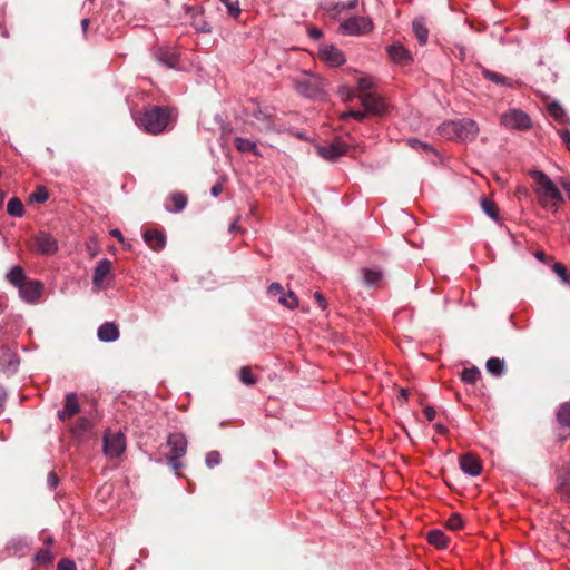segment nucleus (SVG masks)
<instances>
[{
    "label": "nucleus",
    "mask_w": 570,
    "mask_h": 570,
    "mask_svg": "<svg viewBox=\"0 0 570 570\" xmlns=\"http://www.w3.org/2000/svg\"><path fill=\"white\" fill-rule=\"evenodd\" d=\"M139 128L150 135L164 132L171 124L173 112L168 107L149 105L135 118Z\"/></svg>",
    "instance_id": "nucleus-1"
},
{
    "label": "nucleus",
    "mask_w": 570,
    "mask_h": 570,
    "mask_svg": "<svg viewBox=\"0 0 570 570\" xmlns=\"http://www.w3.org/2000/svg\"><path fill=\"white\" fill-rule=\"evenodd\" d=\"M534 180V191L539 203L547 209H557L563 202V197L557 185L543 171L534 170L531 173Z\"/></svg>",
    "instance_id": "nucleus-2"
},
{
    "label": "nucleus",
    "mask_w": 570,
    "mask_h": 570,
    "mask_svg": "<svg viewBox=\"0 0 570 570\" xmlns=\"http://www.w3.org/2000/svg\"><path fill=\"white\" fill-rule=\"evenodd\" d=\"M501 124L509 129L528 130L532 121L528 114L521 109H511L501 116Z\"/></svg>",
    "instance_id": "nucleus-3"
},
{
    "label": "nucleus",
    "mask_w": 570,
    "mask_h": 570,
    "mask_svg": "<svg viewBox=\"0 0 570 570\" xmlns=\"http://www.w3.org/2000/svg\"><path fill=\"white\" fill-rule=\"evenodd\" d=\"M111 266V262L108 259H100L98 262L92 275L94 292L98 293L109 286L108 282L112 279Z\"/></svg>",
    "instance_id": "nucleus-4"
},
{
    "label": "nucleus",
    "mask_w": 570,
    "mask_h": 570,
    "mask_svg": "<svg viewBox=\"0 0 570 570\" xmlns=\"http://www.w3.org/2000/svg\"><path fill=\"white\" fill-rule=\"evenodd\" d=\"M556 492L561 501L570 503V463H566L557 470Z\"/></svg>",
    "instance_id": "nucleus-5"
},
{
    "label": "nucleus",
    "mask_w": 570,
    "mask_h": 570,
    "mask_svg": "<svg viewBox=\"0 0 570 570\" xmlns=\"http://www.w3.org/2000/svg\"><path fill=\"white\" fill-rule=\"evenodd\" d=\"M126 449L125 435L121 432H107L104 436V452L110 458H117L124 453Z\"/></svg>",
    "instance_id": "nucleus-6"
},
{
    "label": "nucleus",
    "mask_w": 570,
    "mask_h": 570,
    "mask_svg": "<svg viewBox=\"0 0 570 570\" xmlns=\"http://www.w3.org/2000/svg\"><path fill=\"white\" fill-rule=\"evenodd\" d=\"M373 28V23L370 18L366 17H352L341 23L340 29L347 35H362L370 32Z\"/></svg>",
    "instance_id": "nucleus-7"
},
{
    "label": "nucleus",
    "mask_w": 570,
    "mask_h": 570,
    "mask_svg": "<svg viewBox=\"0 0 570 570\" xmlns=\"http://www.w3.org/2000/svg\"><path fill=\"white\" fill-rule=\"evenodd\" d=\"M358 99L361 100L362 106L370 115L381 116L386 110V105L376 94L373 92H364L357 94Z\"/></svg>",
    "instance_id": "nucleus-8"
},
{
    "label": "nucleus",
    "mask_w": 570,
    "mask_h": 570,
    "mask_svg": "<svg viewBox=\"0 0 570 570\" xmlns=\"http://www.w3.org/2000/svg\"><path fill=\"white\" fill-rule=\"evenodd\" d=\"M18 291L23 302L35 304L42 295L43 284L40 281H27Z\"/></svg>",
    "instance_id": "nucleus-9"
},
{
    "label": "nucleus",
    "mask_w": 570,
    "mask_h": 570,
    "mask_svg": "<svg viewBox=\"0 0 570 570\" xmlns=\"http://www.w3.org/2000/svg\"><path fill=\"white\" fill-rule=\"evenodd\" d=\"M294 86L301 95L308 98L316 97L322 90L320 80L309 76L295 79Z\"/></svg>",
    "instance_id": "nucleus-10"
},
{
    "label": "nucleus",
    "mask_w": 570,
    "mask_h": 570,
    "mask_svg": "<svg viewBox=\"0 0 570 570\" xmlns=\"http://www.w3.org/2000/svg\"><path fill=\"white\" fill-rule=\"evenodd\" d=\"M347 148L348 147L345 142L335 140L328 145L317 146L316 150L322 158L334 161L341 156L345 155L347 153Z\"/></svg>",
    "instance_id": "nucleus-11"
},
{
    "label": "nucleus",
    "mask_w": 570,
    "mask_h": 570,
    "mask_svg": "<svg viewBox=\"0 0 570 570\" xmlns=\"http://www.w3.org/2000/svg\"><path fill=\"white\" fill-rule=\"evenodd\" d=\"M186 13L190 16V23L196 31L209 33L212 31L210 24L204 17V9L199 6L186 7Z\"/></svg>",
    "instance_id": "nucleus-12"
},
{
    "label": "nucleus",
    "mask_w": 570,
    "mask_h": 570,
    "mask_svg": "<svg viewBox=\"0 0 570 570\" xmlns=\"http://www.w3.org/2000/svg\"><path fill=\"white\" fill-rule=\"evenodd\" d=\"M80 412V405L77 393H68L65 396L63 407L58 411L57 415L60 421H67Z\"/></svg>",
    "instance_id": "nucleus-13"
},
{
    "label": "nucleus",
    "mask_w": 570,
    "mask_h": 570,
    "mask_svg": "<svg viewBox=\"0 0 570 570\" xmlns=\"http://www.w3.org/2000/svg\"><path fill=\"white\" fill-rule=\"evenodd\" d=\"M20 361L16 352L8 346L0 347V366L7 373H14L19 367Z\"/></svg>",
    "instance_id": "nucleus-14"
},
{
    "label": "nucleus",
    "mask_w": 570,
    "mask_h": 570,
    "mask_svg": "<svg viewBox=\"0 0 570 570\" xmlns=\"http://www.w3.org/2000/svg\"><path fill=\"white\" fill-rule=\"evenodd\" d=\"M187 438L181 432H174L167 436V445L170 449L171 454L185 456L187 452Z\"/></svg>",
    "instance_id": "nucleus-15"
},
{
    "label": "nucleus",
    "mask_w": 570,
    "mask_h": 570,
    "mask_svg": "<svg viewBox=\"0 0 570 570\" xmlns=\"http://www.w3.org/2000/svg\"><path fill=\"white\" fill-rule=\"evenodd\" d=\"M320 58L326 63L337 67L345 62L343 52L334 46H324L320 49Z\"/></svg>",
    "instance_id": "nucleus-16"
},
{
    "label": "nucleus",
    "mask_w": 570,
    "mask_h": 570,
    "mask_svg": "<svg viewBox=\"0 0 570 570\" xmlns=\"http://www.w3.org/2000/svg\"><path fill=\"white\" fill-rule=\"evenodd\" d=\"M460 468L470 476H476L482 471L481 461L471 453H465L460 458Z\"/></svg>",
    "instance_id": "nucleus-17"
},
{
    "label": "nucleus",
    "mask_w": 570,
    "mask_h": 570,
    "mask_svg": "<svg viewBox=\"0 0 570 570\" xmlns=\"http://www.w3.org/2000/svg\"><path fill=\"white\" fill-rule=\"evenodd\" d=\"M479 132L478 125L474 120L463 118L458 120V139L472 140Z\"/></svg>",
    "instance_id": "nucleus-18"
},
{
    "label": "nucleus",
    "mask_w": 570,
    "mask_h": 570,
    "mask_svg": "<svg viewBox=\"0 0 570 570\" xmlns=\"http://www.w3.org/2000/svg\"><path fill=\"white\" fill-rule=\"evenodd\" d=\"M390 58L399 65L406 66L412 61L410 51L401 43H394L387 48Z\"/></svg>",
    "instance_id": "nucleus-19"
},
{
    "label": "nucleus",
    "mask_w": 570,
    "mask_h": 570,
    "mask_svg": "<svg viewBox=\"0 0 570 570\" xmlns=\"http://www.w3.org/2000/svg\"><path fill=\"white\" fill-rule=\"evenodd\" d=\"M142 237L150 249L163 248L166 245V235L158 229H146Z\"/></svg>",
    "instance_id": "nucleus-20"
},
{
    "label": "nucleus",
    "mask_w": 570,
    "mask_h": 570,
    "mask_svg": "<svg viewBox=\"0 0 570 570\" xmlns=\"http://www.w3.org/2000/svg\"><path fill=\"white\" fill-rule=\"evenodd\" d=\"M363 283L366 286H379L384 277L382 269L377 267H364L361 269Z\"/></svg>",
    "instance_id": "nucleus-21"
},
{
    "label": "nucleus",
    "mask_w": 570,
    "mask_h": 570,
    "mask_svg": "<svg viewBox=\"0 0 570 570\" xmlns=\"http://www.w3.org/2000/svg\"><path fill=\"white\" fill-rule=\"evenodd\" d=\"M97 335L102 342H115L119 337V330L116 324L106 322L99 326Z\"/></svg>",
    "instance_id": "nucleus-22"
},
{
    "label": "nucleus",
    "mask_w": 570,
    "mask_h": 570,
    "mask_svg": "<svg viewBox=\"0 0 570 570\" xmlns=\"http://www.w3.org/2000/svg\"><path fill=\"white\" fill-rule=\"evenodd\" d=\"M156 59L168 68H175L178 62V55L173 49L158 48L155 51Z\"/></svg>",
    "instance_id": "nucleus-23"
},
{
    "label": "nucleus",
    "mask_w": 570,
    "mask_h": 570,
    "mask_svg": "<svg viewBox=\"0 0 570 570\" xmlns=\"http://www.w3.org/2000/svg\"><path fill=\"white\" fill-rule=\"evenodd\" d=\"M6 279L19 289L27 282V276L21 266H13L6 274Z\"/></svg>",
    "instance_id": "nucleus-24"
},
{
    "label": "nucleus",
    "mask_w": 570,
    "mask_h": 570,
    "mask_svg": "<svg viewBox=\"0 0 570 570\" xmlns=\"http://www.w3.org/2000/svg\"><path fill=\"white\" fill-rule=\"evenodd\" d=\"M412 29L420 45H425L429 38V29L425 19L422 17L415 18L412 22Z\"/></svg>",
    "instance_id": "nucleus-25"
},
{
    "label": "nucleus",
    "mask_w": 570,
    "mask_h": 570,
    "mask_svg": "<svg viewBox=\"0 0 570 570\" xmlns=\"http://www.w3.org/2000/svg\"><path fill=\"white\" fill-rule=\"evenodd\" d=\"M556 419L561 429H570V402H564L558 407Z\"/></svg>",
    "instance_id": "nucleus-26"
},
{
    "label": "nucleus",
    "mask_w": 570,
    "mask_h": 570,
    "mask_svg": "<svg viewBox=\"0 0 570 570\" xmlns=\"http://www.w3.org/2000/svg\"><path fill=\"white\" fill-rule=\"evenodd\" d=\"M38 249H58L56 238L47 232H39L36 236Z\"/></svg>",
    "instance_id": "nucleus-27"
},
{
    "label": "nucleus",
    "mask_w": 570,
    "mask_h": 570,
    "mask_svg": "<svg viewBox=\"0 0 570 570\" xmlns=\"http://www.w3.org/2000/svg\"><path fill=\"white\" fill-rule=\"evenodd\" d=\"M548 111L550 116L558 121L559 124H569L570 118L568 117L566 110L562 108V106L558 102H551L548 105Z\"/></svg>",
    "instance_id": "nucleus-28"
},
{
    "label": "nucleus",
    "mask_w": 570,
    "mask_h": 570,
    "mask_svg": "<svg viewBox=\"0 0 570 570\" xmlns=\"http://www.w3.org/2000/svg\"><path fill=\"white\" fill-rule=\"evenodd\" d=\"M428 541L430 544H432L439 549H444L448 547V537L445 535V533L442 530H438V529L431 530L428 533Z\"/></svg>",
    "instance_id": "nucleus-29"
},
{
    "label": "nucleus",
    "mask_w": 570,
    "mask_h": 570,
    "mask_svg": "<svg viewBox=\"0 0 570 570\" xmlns=\"http://www.w3.org/2000/svg\"><path fill=\"white\" fill-rule=\"evenodd\" d=\"M170 200L173 203V207H168L167 209L173 213H179L186 207L188 198L185 193L176 191L171 194Z\"/></svg>",
    "instance_id": "nucleus-30"
},
{
    "label": "nucleus",
    "mask_w": 570,
    "mask_h": 570,
    "mask_svg": "<svg viewBox=\"0 0 570 570\" xmlns=\"http://www.w3.org/2000/svg\"><path fill=\"white\" fill-rule=\"evenodd\" d=\"M234 146L240 153L250 151V153H253L256 156H261V154H259V151L257 149L256 144L250 141V140H248V139H245V138H242V137H237L234 140Z\"/></svg>",
    "instance_id": "nucleus-31"
},
{
    "label": "nucleus",
    "mask_w": 570,
    "mask_h": 570,
    "mask_svg": "<svg viewBox=\"0 0 570 570\" xmlns=\"http://www.w3.org/2000/svg\"><path fill=\"white\" fill-rule=\"evenodd\" d=\"M481 72H482V76L485 79H488V80H490V81H492V82H494L497 85H504V86H508V87L512 86V81L510 79H508L505 76L501 75V73H498L495 71H491V70L485 69V68H483Z\"/></svg>",
    "instance_id": "nucleus-32"
},
{
    "label": "nucleus",
    "mask_w": 570,
    "mask_h": 570,
    "mask_svg": "<svg viewBox=\"0 0 570 570\" xmlns=\"http://www.w3.org/2000/svg\"><path fill=\"white\" fill-rule=\"evenodd\" d=\"M487 371L493 376H501L504 372V361L498 357H491L485 364Z\"/></svg>",
    "instance_id": "nucleus-33"
},
{
    "label": "nucleus",
    "mask_w": 570,
    "mask_h": 570,
    "mask_svg": "<svg viewBox=\"0 0 570 570\" xmlns=\"http://www.w3.org/2000/svg\"><path fill=\"white\" fill-rule=\"evenodd\" d=\"M91 429V423L86 417H80L76 421V423L71 428V433L81 438L85 433H87Z\"/></svg>",
    "instance_id": "nucleus-34"
},
{
    "label": "nucleus",
    "mask_w": 570,
    "mask_h": 570,
    "mask_svg": "<svg viewBox=\"0 0 570 570\" xmlns=\"http://www.w3.org/2000/svg\"><path fill=\"white\" fill-rule=\"evenodd\" d=\"M439 131L448 139H458V120L442 124L439 127Z\"/></svg>",
    "instance_id": "nucleus-35"
},
{
    "label": "nucleus",
    "mask_w": 570,
    "mask_h": 570,
    "mask_svg": "<svg viewBox=\"0 0 570 570\" xmlns=\"http://www.w3.org/2000/svg\"><path fill=\"white\" fill-rule=\"evenodd\" d=\"M7 212L11 216L21 217L24 214V206L19 198L13 197L8 202Z\"/></svg>",
    "instance_id": "nucleus-36"
},
{
    "label": "nucleus",
    "mask_w": 570,
    "mask_h": 570,
    "mask_svg": "<svg viewBox=\"0 0 570 570\" xmlns=\"http://www.w3.org/2000/svg\"><path fill=\"white\" fill-rule=\"evenodd\" d=\"M481 207H482V210L489 217H491L493 220H498V218H499V209H498L497 204L493 200L483 197L481 199Z\"/></svg>",
    "instance_id": "nucleus-37"
},
{
    "label": "nucleus",
    "mask_w": 570,
    "mask_h": 570,
    "mask_svg": "<svg viewBox=\"0 0 570 570\" xmlns=\"http://www.w3.org/2000/svg\"><path fill=\"white\" fill-rule=\"evenodd\" d=\"M27 549L28 543L24 539L21 538L11 540L7 546V550L13 554H24Z\"/></svg>",
    "instance_id": "nucleus-38"
},
{
    "label": "nucleus",
    "mask_w": 570,
    "mask_h": 570,
    "mask_svg": "<svg viewBox=\"0 0 570 570\" xmlns=\"http://www.w3.org/2000/svg\"><path fill=\"white\" fill-rule=\"evenodd\" d=\"M480 370L476 366L464 368L461 379L466 384H474L480 379Z\"/></svg>",
    "instance_id": "nucleus-39"
},
{
    "label": "nucleus",
    "mask_w": 570,
    "mask_h": 570,
    "mask_svg": "<svg viewBox=\"0 0 570 570\" xmlns=\"http://www.w3.org/2000/svg\"><path fill=\"white\" fill-rule=\"evenodd\" d=\"M219 1L226 7L228 14L233 19L237 20L242 12L238 0H219Z\"/></svg>",
    "instance_id": "nucleus-40"
},
{
    "label": "nucleus",
    "mask_w": 570,
    "mask_h": 570,
    "mask_svg": "<svg viewBox=\"0 0 570 570\" xmlns=\"http://www.w3.org/2000/svg\"><path fill=\"white\" fill-rule=\"evenodd\" d=\"M278 303L289 309H293L297 306L298 301H297V297L294 295V293L289 291L287 293H283L278 297Z\"/></svg>",
    "instance_id": "nucleus-41"
},
{
    "label": "nucleus",
    "mask_w": 570,
    "mask_h": 570,
    "mask_svg": "<svg viewBox=\"0 0 570 570\" xmlns=\"http://www.w3.org/2000/svg\"><path fill=\"white\" fill-rule=\"evenodd\" d=\"M238 377L247 386H252L256 383V377L252 373V370L249 366L240 367V370L238 372Z\"/></svg>",
    "instance_id": "nucleus-42"
},
{
    "label": "nucleus",
    "mask_w": 570,
    "mask_h": 570,
    "mask_svg": "<svg viewBox=\"0 0 570 570\" xmlns=\"http://www.w3.org/2000/svg\"><path fill=\"white\" fill-rule=\"evenodd\" d=\"M48 197V191L43 186H38L36 190L29 196L30 200L36 203H45Z\"/></svg>",
    "instance_id": "nucleus-43"
},
{
    "label": "nucleus",
    "mask_w": 570,
    "mask_h": 570,
    "mask_svg": "<svg viewBox=\"0 0 570 570\" xmlns=\"http://www.w3.org/2000/svg\"><path fill=\"white\" fill-rule=\"evenodd\" d=\"M446 527L451 530H460L463 527L462 517L459 513H452L446 521Z\"/></svg>",
    "instance_id": "nucleus-44"
},
{
    "label": "nucleus",
    "mask_w": 570,
    "mask_h": 570,
    "mask_svg": "<svg viewBox=\"0 0 570 570\" xmlns=\"http://www.w3.org/2000/svg\"><path fill=\"white\" fill-rule=\"evenodd\" d=\"M220 453L218 451H209L207 454H206V465L207 468L209 469H213L217 465L220 464Z\"/></svg>",
    "instance_id": "nucleus-45"
},
{
    "label": "nucleus",
    "mask_w": 570,
    "mask_h": 570,
    "mask_svg": "<svg viewBox=\"0 0 570 570\" xmlns=\"http://www.w3.org/2000/svg\"><path fill=\"white\" fill-rule=\"evenodd\" d=\"M373 87V81L368 77H360L357 80L356 90L358 94L370 92L368 90Z\"/></svg>",
    "instance_id": "nucleus-46"
},
{
    "label": "nucleus",
    "mask_w": 570,
    "mask_h": 570,
    "mask_svg": "<svg viewBox=\"0 0 570 570\" xmlns=\"http://www.w3.org/2000/svg\"><path fill=\"white\" fill-rule=\"evenodd\" d=\"M35 560L38 563H50L52 561V554L48 548L40 549L35 556Z\"/></svg>",
    "instance_id": "nucleus-47"
},
{
    "label": "nucleus",
    "mask_w": 570,
    "mask_h": 570,
    "mask_svg": "<svg viewBox=\"0 0 570 570\" xmlns=\"http://www.w3.org/2000/svg\"><path fill=\"white\" fill-rule=\"evenodd\" d=\"M367 115H370V114L366 112V110H364V111H361V110H350L347 112L342 114L341 118L343 120H346L347 118H354L357 121H363L366 118Z\"/></svg>",
    "instance_id": "nucleus-48"
},
{
    "label": "nucleus",
    "mask_w": 570,
    "mask_h": 570,
    "mask_svg": "<svg viewBox=\"0 0 570 570\" xmlns=\"http://www.w3.org/2000/svg\"><path fill=\"white\" fill-rule=\"evenodd\" d=\"M553 271L559 275V277L562 279V282L570 284V279L568 278L567 268L561 263H556L553 265Z\"/></svg>",
    "instance_id": "nucleus-49"
},
{
    "label": "nucleus",
    "mask_w": 570,
    "mask_h": 570,
    "mask_svg": "<svg viewBox=\"0 0 570 570\" xmlns=\"http://www.w3.org/2000/svg\"><path fill=\"white\" fill-rule=\"evenodd\" d=\"M183 456H178L176 454H170L167 456L168 464L174 471H178L183 468V462L180 461Z\"/></svg>",
    "instance_id": "nucleus-50"
},
{
    "label": "nucleus",
    "mask_w": 570,
    "mask_h": 570,
    "mask_svg": "<svg viewBox=\"0 0 570 570\" xmlns=\"http://www.w3.org/2000/svg\"><path fill=\"white\" fill-rule=\"evenodd\" d=\"M267 293L268 295L271 296H281L283 293H284V289L282 287V285L279 283H272L268 288H267Z\"/></svg>",
    "instance_id": "nucleus-51"
},
{
    "label": "nucleus",
    "mask_w": 570,
    "mask_h": 570,
    "mask_svg": "<svg viewBox=\"0 0 570 570\" xmlns=\"http://www.w3.org/2000/svg\"><path fill=\"white\" fill-rule=\"evenodd\" d=\"M57 570H76V564L70 559H61L58 562Z\"/></svg>",
    "instance_id": "nucleus-52"
},
{
    "label": "nucleus",
    "mask_w": 570,
    "mask_h": 570,
    "mask_svg": "<svg viewBox=\"0 0 570 570\" xmlns=\"http://www.w3.org/2000/svg\"><path fill=\"white\" fill-rule=\"evenodd\" d=\"M558 134L562 139L563 144L566 145L567 149L570 151V131L564 129L559 130Z\"/></svg>",
    "instance_id": "nucleus-53"
},
{
    "label": "nucleus",
    "mask_w": 570,
    "mask_h": 570,
    "mask_svg": "<svg viewBox=\"0 0 570 570\" xmlns=\"http://www.w3.org/2000/svg\"><path fill=\"white\" fill-rule=\"evenodd\" d=\"M342 94L344 95V100L345 101H351L352 99L357 97V95L354 92V90L348 88V87H343L342 88Z\"/></svg>",
    "instance_id": "nucleus-54"
},
{
    "label": "nucleus",
    "mask_w": 570,
    "mask_h": 570,
    "mask_svg": "<svg viewBox=\"0 0 570 570\" xmlns=\"http://www.w3.org/2000/svg\"><path fill=\"white\" fill-rule=\"evenodd\" d=\"M50 489H55L59 482V479L55 472H50L47 479Z\"/></svg>",
    "instance_id": "nucleus-55"
},
{
    "label": "nucleus",
    "mask_w": 570,
    "mask_h": 570,
    "mask_svg": "<svg viewBox=\"0 0 570 570\" xmlns=\"http://www.w3.org/2000/svg\"><path fill=\"white\" fill-rule=\"evenodd\" d=\"M314 297H315L318 306L321 307V309H323V311L326 309L327 304H326L325 297L320 292H315Z\"/></svg>",
    "instance_id": "nucleus-56"
},
{
    "label": "nucleus",
    "mask_w": 570,
    "mask_h": 570,
    "mask_svg": "<svg viewBox=\"0 0 570 570\" xmlns=\"http://www.w3.org/2000/svg\"><path fill=\"white\" fill-rule=\"evenodd\" d=\"M425 417L431 422L435 419L436 412L432 406H425L423 409Z\"/></svg>",
    "instance_id": "nucleus-57"
},
{
    "label": "nucleus",
    "mask_w": 570,
    "mask_h": 570,
    "mask_svg": "<svg viewBox=\"0 0 570 570\" xmlns=\"http://www.w3.org/2000/svg\"><path fill=\"white\" fill-rule=\"evenodd\" d=\"M223 191V185L222 183H216L212 189H210V194L214 196V197H217L222 194Z\"/></svg>",
    "instance_id": "nucleus-58"
},
{
    "label": "nucleus",
    "mask_w": 570,
    "mask_h": 570,
    "mask_svg": "<svg viewBox=\"0 0 570 570\" xmlns=\"http://www.w3.org/2000/svg\"><path fill=\"white\" fill-rule=\"evenodd\" d=\"M397 399L401 402H406L409 399V391L406 389H401Z\"/></svg>",
    "instance_id": "nucleus-59"
},
{
    "label": "nucleus",
    "mask_w": 570,
    "mask_h": 570,
    "mask_svg": "<svg viewBox=\"0 0 570 570\" xmlns=\"http://www.w3.org/2000/svg\"><path fill=\"white\" fill-rule=\"evenodd\" d=\"M309 36L314 39H320L322 37V31L317 28H312L309 30Z\"/></svg>",
    "instance_id": "nucleus-60"
},
{
    "label": "nucleus",
    "mask_w": 570,
    "mask_h": 570,
    "mask_svg": "<svg viewBox=\"0 0 570 570\" xmlns=\"http://www.w3.org/2000/svg\"><path fill=\"white\" fill-rule=\"evenodd\" d=\"M562 187H563L568 198L570 199V180L563 181Z\"/></svg>",
    "instance_id": "nucleus-61"
},
{
    "label": "nucleus",
    "mask_w": 570,
    "mask_h": 570,
    "mask_svg": "<svg viewBox=\"0 0 570 570\" xmlns=\"http://www.w3.org/2000/svg\"><path fill=\"white\" fill-rule=\"evenodd\" d=\"M41 539H42L43 543H45V544H47V546H50V544H52V542H53V538H52V537H50V535H43V534H42V538H41Z\"/></svg>",
    "instance_id": "nucleus-62"
},
{
    "label": "nucleus",
    "mask_w": 570,
    "mask_h": 570,
    "mask_svg": "<svg viewBox=\"0 0 570 570\" xmlns=\"http://www.w3.org/2000/svg\"><path fill=\"white\" fill-rule=\"evenodd\" d=\"M110 234H111L114 237H117L121 243H124V238H122V235H121L120 230H118V229H114V230H111V233H110Z\"/></svg>",
    "instance_id": "nucleus-63"
},
{
    "label": "nucleus",
    "mask_w": 570,
    "mask_h": 570,
    "mask_svg": "<svg viewBox=\"0 0 570 570\" xmlns=\"http://www.w3.org/2000/svg\"><path fill=\"white\" fill-rule=\"evenodd\" d=\"M89 23H90L89 19H82L81 20V27H82L83 32L87 31V29L89 27Z\"/></svg>",
    "instance_id": "nucleus-64"
}]
</instances>
